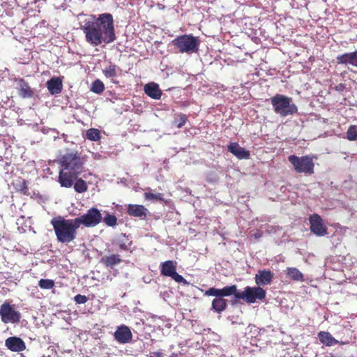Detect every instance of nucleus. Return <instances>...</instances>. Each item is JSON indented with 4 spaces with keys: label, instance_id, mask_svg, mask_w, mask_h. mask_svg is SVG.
Returning <instances> with one entry per match:
<instances>
[{
    "label": "nucleus",
    "instance_id": "1",
    "mask_svg": "<svg viewBox=\"0 0 357 357\" xmlns=\"http://www.w3.org/2000/svg\"><path fill=\"white\" fill-rule=\"evenodd\" d=\"M81 29L85 35L86 41L93 47L102 43H113L116 37L112 14L105 13L96 17L93 20L85 21Z\"/></svg>",
    "mask_w": 357,
    "mask_h": 357
},
{
    "label": "nucleus",
    "instance_id": "2",
    "mask_svg": "<svg viewBox=\"0 0 357 357\" xmlns=\"http://www.w3.org/2000/svg\"><path fill=\"white\" fill-rule=\"evenodd\" d=\"M60 165L58 181L61 187L70 188L84 172V161L77 151L67 150L58 161Z\"/></svg>",
    "mask_w": 357,
    "mask_h": 357
},
{
    "label": "nucleus",
    "instance_id": "3",
    "mask_svg": "<svg viewBox=\"0 0 357 357\" xmlns=\"http://www.w3.org/2000/svg\"><path fill=\"white\" fill-rule=\"evenodd\" d=\"M56 240L61 243H69L76 238L77 230L79 227L75 219H66L58 215L51 220Z\"/></svg>",
    "mask_w": 357,
    "mask_h": 357
},
{
    "label": "nucleus",
    "instance_id": "4",
    "mask_svg": "<svg viewBox=\"0 0 357 357\" xmlns=\"http://www.w3.org/2000/svg\"><path fill=\"white\" fill-rule=\"evenodd\" d=\"M236 293V285L225 286L222 289L210 287L204 292V295L207 296H215L212 301L211 310L217 313H221L227 307V301L225 297L234 295Z\"/></svg>",
    "mask_w": 357,
    "mask_h": 357
},
{
    "label": "nucleus",
    "instance_id": "5",
    "mask_svg": "<svg viewBox=\"0 0 357 357\" xmlns=\"http://www.w3.org/2000/svg\"><path fill=\"white\" fill-rule=\"evenodd\" d=\"M274 112L280 116L293 115L298 112L297 106L291 102V98L276 94L271 98Z\"/></svg>",
    "mask_w": 357,
    "mask_h": 357
},
{
    "label": "nucleus",
    "instance_id": "6",
    "mask_svg": "<svg viewBox=\"0 0 357 357\" xmlns=\"http://www.w3.org/2000/svg\"><path fill=\"white\" fill-rule=\"evenodd\" d=\"M200 40L192 34H184L177 36L172 40L173 45L180 53L192 54L199 50Z\"/></svg>",
    "mask_w": 357,
    "mask_h": 357
},
{
    "label": "nucleus",
    "instance_id": "7",
    "mask_svg": "<svg viewBox=\"0 0 357 357\" xmlns=\"http://www.w3.org/2000/svg\"><path fill=\"white\" fill-rule=\"evenodd\" d=\"M288 160L298 173H304L309 175L314 173V164L312 157L310 155L298 157L296 155H291L288 157Z\"/></svg>",
    "mask_w": 357,
    "mask_h": 357
},
{
    "label": "nucleus",
    "instance_id": "8",
    "mask_svg": "<svg viewBox=\"0 0 357 357\" xmlns=\"http://www.w3.org/2000/svg\"><path fill=\"white\" fill-rule=\"evenodd\" d=\"M266 291L258 287H245L243 291H238L236 289V293H235V298L236 299H242L248 303H254L257 300L262 301L266 297Z\"/></svg>",
    "mask_w": 357,
    "mask_h": 357
},
{
    "label": "nucleus",
    "instance_id": "9",
    "mask_svg": "<svg viewBox=\"0 0 357 357\" xmlns=\"http://www.w3.org/2000/svg\"><path fill=\"white\" fill-rule=\"evenodd\" d=\"M79 225H83L86 227H93L98 225L102 220L100 211L96 208H91L87 211V213L75 218Z\"/></svg>",
    "mask_w": 357,
    "mask_h": 357
},
{
    "label": "nucleus",
    "instance_id": "10",
    "mask_svg": "<svg viewBox=\"0 0 357 357\" xmlns=\"http://www.w3.org/2000/svg\"><path fill=\"white\" fill-rule=\"evenodd\" d=\"M0 317L4 324H17L20 321L21 314L15 310L13 305L5 302L0 307Z\"/></svg>",
    "mask_w": 357,
    "mask_h": 357
},
{
    "label": "nucleus",
    "instance_id": "11",
    "mask_svg": "<svg viewBox=\"0 0 357 357\" xmlns=\"http://www.w3.org/2000/svg\"><path fill=\"white\" fill-rule=\"evenodd\" d=\"M160 273L162 275L170 277L178 283H186L185 279L176 272V262L167 260L160 264Z\"/></svg>",
    "mask_w": 357,
    "mask_h": 357
},
{
    "label": "nucleus",
    "instance_id": "12",
    "mask_svg": "<svg viewBox=\"0 0 357 357\" xmlns=\"http://www.w3.org/2000/svg\"><path fill=\"white\" fill-rule=\"evenodd\" d=\"M310 229L317 236H324L328 234V228L324 225L319 214L314 213L309 218Z\"/></svg>",
    "mask_w": 357,
    "mask_h": 357
},
{
    "label": "nucleus",
    "instance_id": "13",
    "mask_svg": "<svg viewBox=\"0 0 357 357\" xmlns=\"http://www.w3.org/2000/svg\"><path fill=\"white\" fill-rule=\"evenodd\" d=\"M114 337L119 343L126 344L132 340V335L128 326L121 325L114 332Z\"/></svg>",
    "mask_w": 357,
    "mask_h": 357
},
{
    "label": "nucleus",
    "instance_id": "14",
    "mask_svg": "<svg viewBox=\"0 0 357 357\" xmlns=\"http://www.w3.org/2000/svg\"><path fill=\"white\" fill-rule=\"evenodd\" d=\"M15 82L17 83V89L18 90V94L23 98H31L34 91L29 86V83L25 81L23 78H15Z\"/></svg>",
    "mask_w": 357,
    "mask_h": 357
},
{
    "label": "nucleus",
    "instance_id": "15",
    "mask_svg": "<svg viewBox=\"0 0 357 357\" xmlns=\"http://www.w3.org/2000/svg\"><path fill=\"white\" fill-rule=\"evenodd\" d=\"M5 345L8 349L13 352H20L26 349L25 342L22 338L16 336L8 337L5 341Z\"/></svg>",
    "mask_w": 357,
    "mask_h": 357
},
{
    "label": "nucleus",
    "instance_id": "16",
    "mask_svg": "<svg viewBox=\"0 0 357 357\" xmlns=\"http://www.w3.org/2000/svg\"><path fill=\"white\" fill-rule=\"evenodd\" d=\"M227 149L239 160L250 158V151L240 146L236 142H231L227 146Z\"/></svg>",
    "mask_w": 357,
    "mask_h": 357
},
{
    "label": "nucleus",
    "instance_id": "17",
    "mask_svg": "<svg viewBox=\"0 0 357 357\" xmlns=\"http://www.w3.org/2000/svg\"><path fill=\"white\" fill-rule=\"evenodd\" d=\"M274 276V273L271 272L270 270H260L255 275V282L258 286H264L271 282L273 280Z\"/></svg>",
    "mask_w": 357,
    "mask_h": 357
},
{
    "label": "nucleus",
    "instance_id": "18",
    "mask_svg": "<svg viewBox=\"0 0 357 357\" xmlns=\"http://www.w3.org/2000/svg\"><path fill=\"white\" fill-rule=\"evenodd\" d=\"M337 61L339 64H350L357 68V51L349 53H344L337 56Z\"/></svg>",
    "mask_w": 357,
    "mask_h": 357
},
{
    "label": "nucleus",
    "instance_id": "19",
    "mask_svg": "<svg viewBox=\"0 0 357 357\" xmlns=\"http://www.w3.org/2000/svg\"><path fill=\"white\" fill-rule=\"evenodd\" d=\"M148 210L143 205L128 204L127 206V213L133 217L142 218L146 216Z\"/></svg>",
    "mask_w": 357,
    "mask_h": 357
},
{
    "label": "nucleus",
    "instance_id": "20",
    "mask_svg": "<svg viewBox=\"0 0 357 357\" xmlns=\"http://www.w3.org/2000/svg\"><path fill=\"white\" fill-rule=\"evenodd\" d=\"M144 92L148 96L155 100H159L162 96V91L158 84L154 82L146 84L144 86Z\"/></svg>",
    "mask_w": 357,
    "mask_h": 357
},
{
    "label": "nucleus",
    "instance_id": "21",
    "mask_svg": "<svg viewBox=\"0 0 357 357\" xmlns=\"http://www.w3.org/2000/svg\"><path fill=\"white\" fill-rule=\"evenodd\" d=\"M47 87L52 95L59 94L63 89L62 80L59 77H53L47 82Z\"/></svg>",
    "mask_w": 357,
    "mask_h": 357
},
{
    "label": "nucleus",
    "instance_id": "22",
    "mask_svg": "<svg viewBox=\"0 0 357 357\" xmlns=\"http://www.w3.org/2000/svg\"><path fill=\"white\" fill-rule=\"evenodd\" d=\"M122 259L119 255L112 254L108 256H103L100 262L107 268H113L116 265L121 263Z\"/></svg>",
    "mask_w": 357,
    "mask_h": 357
},
{
    "label": "nucleus",
    "instance_id": "23",
    "mask_svg": "<svg viewBox=\"0 0 357 357\" xmlns=\"http://www.w3.org/2000/svg\"><path fill=\"white\" fill-rule=\"evenodd\" d=\"M320 342L326 346H333L338 344V341L335 340L330 333L321 331L318 333Z\"/></svg>",
    "mask_w": 357,
    "mask_h": 357
},
{
    "label": "nucleus",
    "instance_id": "24",
    "mask_svg": "<svg viewBox=\"0 0 357 357\" xmlns=\"http://www.w3.org/2000/svg\"><path fill=\"white\" fill-rule=\"evenodd\" d=\"M13 185L17 192L26 195H29L30 194L29 192L27 181L25 179L18 178L13 182Z\"/></svg>",
    "mask_w": 357,
    "mask_h": 357
},
{
    "label": "nucleus",
    "instance_id": "25",
    "mask_svg": "<svg viewBox=\"0 0 357 357\" xmlns=\"http://www.w3.org/2000/svg\"><path fill=\"white\" fill-rule=\"evenodd\" d=\"M287 277L295 281H304L303 274L296 268H287L286 270Z\"/></svg>",
    "mask_w": 357,
    "mask_h": 357
},
{
    "label": "nucleus",
    "instance_id": "26",
    "mask_svg": "<svg viewBox=\"0 0 357 357\" xmlns=\"http://www.w3.org/2000/svg\"><path fill=\"white\" fill-rule=\"evenodd\" d=\"M116 244L120 250L127 251L132 245V241L125 234H121L116 240Z\"/></svg>",
    "mask_w": 357,
    "mask_h": 357
},
{
    "label": "nucleus",
    "instance_id": "27",
    "mask_svg": "<svg viewBox=\"0 0 357 357\" xmlns=\"http://www.w3.org/2000/svg\"><path fill=\"white\" fill-rule=\"evenodd\" d=\"M120 70L116 65L110 63L102 70V73L107 78H114L117 76V70Z\"/></svg>",
    "mask_w": 357,
    "mask_h": 357
},
{
    "label": "nucleus",
    "instance_id": "28",
    "mask_svg": "<svg viewBox=\"0 0 357 357\" xmlns=\"http://www.w3.org/2000/svg\"><path fill=\"white\" fill-rule=\"evenodd\" d=\"M74 189L78 193H82L87 190L88 185L86 182L82 178H76L73 183Z\"/></svg>",
    "mask_w": 357,
    "mask_h": 357
},
{
    "label": "nucleus",
    "instance_id": "29",
    "mask_svg": "<svg viewBox=\"0 0 357 357\" xmlns=\"http://www.w3.org/2000/svg\"><path fill=\"white\" fill-rule=\"evenodd\" d=\"M86 138L91 141H98L101 138L100 132L96 128H90L86 131Z\"/></svg>",
    "mask_w": 357,
    "mask_h": 357
},
{
    "label": "nucleus",
    "instance_id": "30",
    "mask_svg": "<svg viewBox=\"0 0 357 357\" xmlns=\"http://www.w3.org/2000/svg\"><path fill=\"white\" fill-rule=\"evenodd\" d=\"M177 118L173 121V125L178 128H182L188 121V116L185 114H176Z\"/></svg>",
    "mask_w": 357,
    "mask_h": 357
},
{
    "label": "nucleus",
    "instance_id": "31",
    "mask_svg": "<svg viewBox=\"0 0 357 357\" xmlns=\"http://www.w3.org/2000/svg\"><path fill=\"white\" fill-rule=\"evenodd\" d=\"M104 90L105 85L101 80L97 79L92 83L91 91L93 93L100 94L104 91Z\"/></svg>",
    "mask_w": 357,
    "mask_h": 357
},
{
    "label": "nucleus",
    "instance_id": "32",
    "mask_svg": "<svg viewBox=\"0 0 357 357\" xmlns=\"http://www.w3.org/2000/svg\"><path fill=\"white\" fill-rule=\"evenodd\" d=\"M54 285V281L50 279H40L38 282V286L43 289H51Z\"/></svg>",
    "mask_w": 357,
    "mask_h": 357
},
{
    "label": "nucleus",
    "instance_id": "33",
    "mask_svg": "<svg viewBox=\"0 0 357 357\" xmlns=\"http://www.w3.org/2000/svg\"><path fill=\"white\" fill-rule=\"evenodd\" d=\"M347 138L349 141L357 140V126L351 125L349 127L347 132Z\"/></svg>",
    "mask_w": 357,
    "mask_h": 357
},
{
    "label": "nucleus",
    "instance_id": "34",
    "mask_svg": "<svg viewBox=\"0 0 357 357\" xmlns=\"http://www.w3.org/2000/svg\"><path fill=\"white\" fill-rule=\"evenodd\" d=\"M103 222L109 227H114L117 225V218L114 215L107 214L103 218Z\"/></svg>",
    "mask_w": 357,
    "mask_h": 357
},
{
    "label": "nucleus",
    "instance_id": "35",
    "mask_svg": "<svg viewBox=\"0 0 357 357\" xmlns=\"http://www.w3.org/2000/svg\"><path fill=\"white\" fill-rule=\"evenodd\" d=\"M163 195L162 193L153 194L152 192H145L144 198L147 200H157L162 201L163 199Z\"/></svg>",
    "mask_w": 357,
    "mask_h": 357
},
{
    "label": "nucleus",
    "instance_id": "36",
    "mask_svg": "<svg viewBox=\"0 0 357 357\" xmlns=\"http://www.w3.org/2000/svg\"><path fill=\"white\" fill-rule=\"evenodd\" d=\"M89 298L87 296L82 294H77L74 297V301L76 304H84L88 301Z\"/></svg>",
    "mask_w": 357,
    "mask_h": 357
},
{
    "label": "nucleus",
    "instance_id": "37",
    "mask_svg": "<svg viewBox=\"0 0 357 357\" xmlns=\"http://www.w3.org/2000/svg\"><path fill=\"white\" fill-rule=\"evenodd\" d=\"M335 89L337 91H343L345 89V84L340 83L335 86Z\"/></svg>",
    "mask_w": 357,
    "mask_h": 357
},
{
    "label": "nucleus",
    "instance_id": "38",
    "mask_svg": "<svg viewBox=\"0 0 357 357\" xmlns=\"http://www.w3.org/2000/svg\"><path fill=\"white\" fill-rule=\"evenodd\" d=\"M112 82H113L114 84H118V83H119V82H117V81H114V80H112Z\"/></svg>",
    "mask_w": 357,
    "mask_h": 357
},
{
    "label": "nucleus",
    "instance_id": "39",
    "mask_svg": "<svg viewBox=\"0 0 357 357\" xmlns=\"http://www.w3.org/2000/svg\"><path fill=\"white\" fill-rule=\"evenodd\" d=\"M155 354H156L158 356H160L161 354H160V352H157V353H155Z\"/></svg>",
    "mask_w": 357,
    "mask_h": 357
}]
</instances>
